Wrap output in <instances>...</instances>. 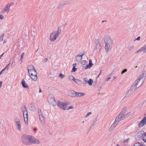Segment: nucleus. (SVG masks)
<instances>
[{
  "label": "nucleus",
  "mask_w": 146,
  "mask_h": 146,
  "mask_svg": "<svg viewBox=\"0 0 146 146\" xmlns=\"http://www.w3.org/2000/svg\"><path fill=\"white\" fill-rule=\"evenodd\" d=\"M30 143V144H39L40 143L39 141L37 139L31 136Z\"/></svg>",
  "instance_id": "obj_11"
},
{
  "label": "nucleus",
  "mask_w": 146,
  "mask_h": 146,
  "mask_svg": "<svg viewBox=\"0 0 146 146\" xmlns=\"http://www.w3.org/2000/svg\"><path fill=\"white\" fill-rule=\"evenodd\" d=\"M126 108H124L121 111L120 113L119 114L121 116H123V115L126 112Z\"/></svg>",
  "instance_id": "obj_25"
},
{
  "label": "nucleus",
  "mask_w": 146,
  "mask_h": 146,
  "mask_svg": "<svg viewBox=\"0 0 146 146\" xmlns=\"http://www.w3.org/2000/svg\"><path fill=\"white\" fill-rule=\"evenodd\" d=\"M85 53V52H83L82 53H80L76 56V61H77V62H79L81 60L82 57L84 55Z\"/></svg>",
  "instance_id": "obj_9"
},
{
  "label": "nucleus",
  "mask_w": 146,
  "mask_h": 146,
  "mask_svg": "<svg viewBox=\"0 0 146 146\" xmlns=\"http://www.w3.org/2000/svg\"><path fill=\"white\" fill-rule=\"evenodd\" d=\"M3 71V70H2L1 72H0V75H1V74L2 73Z\"/></svg>",
  "instance_id": "obj_58"
},
{
  "label": "nucleus",
  "mask_w": 146,
  "mask_h": 146,
  "mask_svg": "<svg viewBox=\"0 0 146 146\" xmlns=\"http://www.w3.org/2000/svg\"><path fill=\"white\" fill-rule=\"evenodd\" d=\"M32 72H33V73H32L31 74H30V75H29L30 78H31V79L34 81H36L38 78V76H37V72L35 70H33Z\"/></svg>",
  "instance_id": "obj_7"
},
{
  "label": "nucleus",
  "mask_w": 146,
  "mask_h": 146,
  "mask_svg": "<svg viewBox=\"0 0 146 146\" xmlns=\"http://www.w3.org/2000/svg\"><path fill=\"white\" fill-rule=\"evenodd\" d=\"M8 67V66H7L3 69L2 70H3V71L4 70H5L6 69V68H7Z\"/></svg>",
  "instance_id": "obj_60"
},
{
  "label": "nucleus",
  "mask_w": 146,
  "mask_h": 146,
  "mask_svg": "<svg viewBox=\"0 0 146 146\" xmlns=\"http://www.w3.org/2000/svg\"><path fill=\"white\" fill-rule=\"evenodd\" d=\"M69 78L70 80H72L73 81H74V80H75V79L72 76H69Z\"/></svg>",
  "instance_id": "obj_39"
},
{
  "label": "nucleus",
  "mask_w": 146,
  "mask_h": 146,
  "mask_svg": "<svg viewBox=\"0 0 146 146\" xmlns=\"http://www.w3.org/2000/svg\"><path fill=\"white\" fill-rule=\"evenodd\" d=\"M104 40L106 43L105 50L108 52L111 49L110 45L113 44L112 40L110 36H106L104 37Z\"/></svg>",
  "instance_id": "obj_2"
},
{
  "label": "nucleus",
  "mask_w": 146,
  "mask_h": 146,
  "mask_svg": "<svg viewBox=\"0 0 146 146\" xmlns=\"http://www.w3.org/2000/svg\"><path fill=\"white\" fill-rule=\"evenodd\" d=\"M28 72L31 73V71L32 72L33 71V70H35L34 66L32 65H29L28 66Z\"/></svg>",
  "instance_id": "obj_17"
},
{
  "label": "nucleus",
  "mask_w": 146,
  "mask_h": 146,
  "mask_svg": "<svg viewBox=\"0 0 146 146\" xmlns=\"http://www.w3.org/2000/svg\"><path fill=\"white\" fill-rule=\"evenodd\" d=\"M86 63H87V62L85 60H83L82 61V64L84 65Z\"/></svg>",
  "instance_id": "obj_40"
},
{
  "label": "nucleus",
  "mask_w": 146,
  "mask_h": 146,
  "mask_svg": "<svg viewBox=\"0 0 146 146\" xmlns=\"http://www.w3.org/2000/svg\"><path fill=\"white\" fill-rule=\"evenodd\" d=\"M131 114V113L130 112H129L127 114H126L125 115H124L123 116V118L122 119V120H123L125 118L129 117L130 116Z\"/></svg>",
  "instance_id": "obj_27"
},
{
  "label": "nucleus",
  "mask_w": 146,
  "mask_h": 146,
  "mask_svg": "<svg viewBox=\"0 0 146 146\" xmlns=\"http://www.w3.org/2000/svg\"><path fill=\"white\" fill-rule=\"evenodd\" d=\"M146 124V121H145L144 119L143 118V119L140 121L138 124V126L139 127H143L145 124Z\"/></svg>",
  "instance_id": "obj_16"
},
{
  "label": "nucleus",
  "mask_w": 146,
  "mask_h": 146,
  "mask_svg": "<svg viewBox=\"0 0 146 146\" xmlns=\"http://www.w3.org/2000/svg\"><path fill=\"white\" fill-rule=\"evenodd\" d=\"M4 36V34H3L1 35L0 37V42L3 40V38Z\"/></svg>",
  "instance_id": "obj_37"
},
{
  "label": "nucleus",
  "mask_w": 146,
  "mask_h": 146,
  "mask_svg": "<svg viewBox=\"0 0 146 146\" xmlns=\"http://www.w3.org/2000/svg\"><path fill=\"white\" fill-rule=\"evenodd\" d=\"M15 122L16 123V126L18 129L20 131H21V124L19 119H15Z\"/></svg>",
  "instance_id": "obj_12"
},
{
  "label": "nucleus",
  "mask_w": 146,
  "mask_h": 146,
  "mask_svg": "<svg viewBox=\"0 0 146 146\" xmlns=\"http://www.w3.org/2000/svg\"><path fill=\"white\" fill-rule=\"evenodd\" d=\"M91 67H90V66H89V64L87 65L86 66V67L85 68V69H88V68H90Z\"/></svg>",
  "instance_id": "obj_49"
},
{
  "label": "nucleus",
  "mask_w": 146,
  "mask_h": 146,
  "mask_svg": "<svg viewBox=\"0 0 146 146\" xmlns=\"http://www.w3.org/2000/svg\"><path fill=\"white\" fill-rule=\"evenodd\" d=\"M134 146H139V143H135Z\"/></svg>",
  "instance_id": "obj_52"
},
{
  "label": "nucleus",
  "mask_w": 146,
  "mask_h": 146,
  "mask_svg": "<svg viewBox=\"0 0 146 146\" xmlns=\"http://www.w3.org/2000/svg\"><path fill=\"white\" fill-rule=\"evenodd\" d=\"M95 42L96 45H100V40L98 39H96L95 40Z\"/></svg>",
  "instance_id": "obj_32"
},
{
  "label": "nucleus",
  "mask_w": 146,
  "mask_h": 146,
  "mask_svg": "<svg viewBox=\"0 0 146 146\" xmlns=\"http://www.w3.org/2000/svg\"><path fill=\"white\" fill-rule=\"evenodd\" d=\"M29 109L31 111H34L35 110V108L34 105L33 104H31L30 106Z\"/></svg>",
  "instance_id": "obj_24"
},
{
  "label": "nucleus",
  "mask_w": 146,
  "mask_h": 146,
  "mask_svg": "<svg viewBox=\"0 0 146 146\" xmlns=\"http://www.w3.org/2000/svg\"><path fill=\"white\" fill-rule=\"evenodd\" d=\"M123 116L119 114L116 118L115 120L118 122H119L120 121L122 120V119Z\"/></svg>",
  "instance_id": "obj_22"
},
{
  "label": "nucleus",
  "mask_w": 146,
  "mask_h": 146,
  "mask_svg": "<svg viewBox=\"0 0 146 146\" xmlns=\"http://www.w3.org/2000/svg\"><path fill=\"white\" fill-rule=\"evenodd\" d=\"M85 95L84 93H82L81 92H76V96L78 97H81Z\"/></svg>",
  "instance_id": "obj_19"
},
{
  "label": "nucleus",
  "mask_w": 146,
  "mask_h": 146,
  "mask_svg": "<svg viewBox=\"0 0 146 146\" xmlns=\"http://www.w3.org/2000/svg\"><path fill=\"white\" fill-rule=\"evenodd\" d=\"M131 94L129 92H128V91L126 92L125 97L128 98L129 97L131 96Z\"/></svg>",
  "instance_id": "obj_33"
},
{
  "label": "nucleus",
  "mask_w": 146,
  "mask_h": 146,
  "mask_svg": "<svg viewBox=\"0 0 146 146\" xmlns=\"http://www.w3.org/2000/svg\"><path fill=\"white\" fill-rule=\"evenodd\" d=\"M140 36L136 38L134 41H135V40H140Z\"/></svg>",
  "instance_id": "obj_50"
},
{
  "label": "nucleus",
  "mask_w": 146,
  "mask_h": 146,
  "mask_svg": "<svg viewBox=\"0 0 146 146\" xmlns=\"http://www.w3.org/2000/svg\"><path fill=\"white\" fill-rule=\"evenodd\" d=\"M84 80V81L83 82V84H85L88 83V79L87 78H85L83 79Z\"/></svg>",
  "instance_id": "obj_34"
},
{
  "label": "nucleus",
  "mask_w": 146,
  "mask_h": 146,
  "mask_svg": "<svg viewBox=\"0 0 146 146\" xmlns=\"http://www.w3.org/2000/svg\"><path fill=\"white\" fill-rule=\"evenodd\" d=\"M115 126L114 125H113V124L110 127L109 129V131L110 132L112 130H113L115 127Z\"/></svg>",
  "instance_id": "obj_30"
},
{
  "label": "nucleus",
  "mask_w": 146,
  "mask_h": 146,
  "mask_svg": "<svg viewBox=\"0 0 146 146\" xmlns=\"http://www.w3.org/2000/svg\"><path fill=\"white\" fill-rule=\"evenodd\" d=\"M25 55V53H23L21 55V59H22Z\"/></svg>",
  "instance_id": "obj_43"
},
{
  "label": "nucleus",
  "mask_w": 146,
  "mask_h": 146,
  "mask_svg": "<svg viewBox=\"0 0 146 146\" xmlns=\"http://www.w3.org/2000/svg\"><path fill=\"white\" fill-rule=\"evenodd\" d=\"M23 113V115H28V113L25 106H24L21 108Z\"/></svg>",
  "instance_id": "obj_18"
},
{
  "label": "nucleus",
  "mask_w": 146,
  "mask_h": 146,
  "mask_svg": "<svg viewBox=\"0 0 146 146\" xmlns=\"http://www.w3.org/2000/svg\"><path fill=\"white\" fill-rule=\"evenodd\" d=\"M48 60V59L47 58H46L44 59V62H46Z\"/></svg>",
  "instance_id": "obj_55"
},
{
  "label": "nucleus",
  "mask_w": 146,
  "mask_h": 146,
  "mask_svg": "<svg viewBox=\"0 0 146 146\" xmlns=\"http://www.w3.org/2000/svg\"><path fill=\"white\" fill-rule=\"evenodd\" d=\"M48 101L49 104L53 106H56L57 104V102L54 97H52L50 99H49Z\"/></svg>",
  "instance_id": "obj_8"
},
{
  "label": "nucleus",
  "mask_w": 146,
  "mask_h": 146,
  "mask_svg": "<svg viewBox=\"0 0 146 146\" xmlns=\"http://www.w3.org/2000/svg\"><path fill=\"white\" fill-rule=\"evenodd\" d=\"M10 10V7H9L8 4H7L3 8L1 13H4L5 12H7V13H8L9 12Z\"/></svg>",
  "instance_id": "obj_10"
},
{
  "label": "nucleus",
  "mask_w": 146,
  "mask_h": 146,
  "mask_svg": "<svg viewBox=\"0 0 146 146\" xmlns=\"http://www.w3.org/2000/svg\"><path fill=\"white\" fill-rule=\"evenodd\" d=\"M137 135L140 136H142L143 140L144 142L146 143V132L142 135L141 133L140 132L137 133Z\"/></svg>",
  "instance_id": "obj_15"
},
{
  "label": "nucleus",
  "mask_w": 146,
  "mask_h": 146,
  "mask_svg": "<svg viewBox=\"0 0 146 146\" xmlns=\"http://www.w3.org/2000/svg\"><path fill=\"white\" fill-rule=\"evenodd\" d=\"M92 113L91 112H88L87 114L86 115L85 117H87L89 116L90 114H91Z\"/></svg>",
  "instance_id": "obj_47"
},
{
  "label": "nucleus",
  "mask_w": 146,
  "mask_h": 146,
  "mask_svg": "<svg viewBox=\"0 0 146 146\" xmlns=\"http://www.w3.org/2000/svg\"><path fill=\"white\" fill-rule=\"evenodd\" d=\"M110 77H109L107 79H106V81H109V80H110Z\"/></svg>",
  "instance_id": "obj_57"
},
{
  "label": "nucleus",
  "mask_w": 146,
  "mask_h": 146,
  "mask_svg": "<svg viewBox=\"0 0 146 146\" xmlns=\"http://www.w3.org/2000/svg\"><path fill=\"white\" fill-rule=\"evenodd\" d=\"M76 92L75 91L73 90H70L67 92L68 95L71 97H75Z\"/></svg>",
  "instance_id": "obj_14"
},
{
  "label": "nucleus",
  "mask_w": 146,
  "mask_h": 146,
  "mask_svg": "<svg viewBox=\"0 0 146 146\" xmlns=\"http://www.w3.org/2000/svg\"><path fill=\"white\" fill-rule=\"evenodd\" d=\"M88 82L90 86H91L92 85V84L93 82V81L90 78L88 81Z\"/></svg>",
  "instance_id": "obj_31"
},
{
  "label": "nucleus",
  "mask_w": 146,
  "mask_h": 146,
  "mask_svg": "<svg viewBox=\"0 0 146 146\" xmlns=\"http://www.w3.org/2000/svg\"><path fill=\"white\" fill-rule=\"evenodd\" d=\"M127 71V69H123L121 72V74H123V73H124L126 72Z\"/></svg>",
  "instance_id": "obj_41"
},
{
  "label": "nucleus",
  "mask_w": 146,
  "mask_h": 146,
  "mask_svg": "<svg viewBox=\"0 0 146 146\" xmlns=\"http://www.w3.org/2000/svg\"><path fill=\"white\" fill-rule=\"evenodd\" d=\"M31 136L23 134L21 137V141L22 143L25 145H30Z\"/></svg>",
  "instance_id": "obj_4"
},
{
  "label": "nucleus",
  "mask_w": 146,
  "mask_h": 146,
  "mask_svg": "<svg viewBox=\"0 0 146 146\" xmlns=\"http://www.w3.org/2000/svg\"><path fill=\"white\" fill-rule=\"evenodd\" d=\"M22 84L23 87L28 88V86L25 83L24 80L23 79L22 81Z\"/></svg>",
  "instance_id": "obj_23"
},
{
  "label": "nucleus",
  "mask_w": 146,
  "mask_h": 146,
  "mask_svg": "<svg viewBox=\"0 0 146 146\" xmlns=\"http://www.w3.org/2000/svg\"><path fill=\"white\" fill-rule=\"evenodd\" d=\"M138 52L141 51H143V52H146V44L141 49L137 50Z\"/></svg>",
  "instance_id": "obj_21"
},
{
  "label": "nucleus",
  "mask_w": 146,
  "mask_h": 146,
  "mask_svg": "<svg viewBox=\"0 0 146 146\" xmlns=\"http://www.w3.org/2000/svg\"><path fill=\"white\" fill-rule=\"evenodd\" d=\"M134 47V46L133 45H130L128 47V50H131L132 49H133Z\"/></svg>",
  "instance_id": "obj_36"
},
{
  "label": "nucleus",
  "mask_w": 146,
  "mask_h": 146,
  "mask_svg": "<svg viewBox=\"0 0 146 146\" xmlns=\"http://www.w3.org/2000/svg\"><path fill=\"white\" fill-rule=\"evenodd\" d=\"M128 92H130V93L131 94V95L133 94L134 93L133 92H132L131 90L130 89H129L128 91Z\"/></svg>",
  "instance_id": "obj_46"
},
{
  "label": "nucleus",
  "mask_w": 146,
  "mask_h": 146,
  "mask_svg": "<svg viewBox=\"0 0 146 146\" xmlns=\"http://www.w3.org/2000/svg\"><path fill=\"white\" fill-rule=\"evenodd\" d=\"M97 121V120L96 119L95 121H94V122L92 124V125H91L90 127H92L93 126H94V125L95 124V122Z\"/></svg>",
  "instance_id": "obj_45"
},
{
  "label": "nucleus",
  "mask_w": 146,
  "mask_h": 146,
  "mask_svg": "<svg viewBox=\"0 0 146 146\" xmlns=\"http://www.w3.org/2000/svg\"><path fill=\"white\" fill-rule=\"evenodd\" d=\"M4 17L3 15L0 14V19L2 20L3 19Z\"/></svg>",
  "instance_id": "obj_48"
},
{
  "label": "nucleus",
  "mask_w": 146,
  "mask_h": 146,
  "mask_svg": "<svg viewBox=\"0 0 146 146\" xmlns=\"http://www.w3.org/2000/svg\"><path fill=\"white\" fill-rule=\"evenodd\" d=\"M119 122H118L117 121H116V120H115V121L113 122V125H115V126H116V125Z\"/></svg>",
  "instance_id": "obj_38"
},
{
  "label": "nucleus",
  "mask_w": 146,
  "mask_h": 146,
  "mask_svg": "<svg viewBox=\"0 0 146 146\" xmlns=\"http://www.w3.org/2000/svg\"><path fill=\"white\" fill-rule=\"evenodd\" d=\"M76 68L75 67H73V68H72V72H75V71H76Z\"/></svg>",
  "instance_id": "obj_44"
},
{
  "label": "nucleus",
  "mask_w": 146,
  "mask_h": 146,
  "mask_svg": "<svg viewBox=\"0 0 146 146\" xmlns=\"http://www.w3.org/2000/svg\"><path fill=\"white\" fill-rule=\"evenodd\" d=\"M69 3L67 2L64 1L60 2L57 7V9H60L62 8L63 6L66 4H68Z\"/></svg>",
  "instance_id": "obj_13"
},
{
  "label": "nucleus",
  "mask_w": 146,
  "mask_h": 146,
  "mask_svg": "<svg viewBox=\"0 0 146 146\" xmlns=\"http://www.w3.org/2000/svg\"><path fill=\"white\" fill-rule=\"evenodd\" d=\"M76 65V63L74 64H73V67H75Z\"/></svg>",
  "instance_id": "obj_56"
},
{
  "label": "nucleus",
  "mask_w": 146,
  "mask_h": 146,
  "mask_svg": "<svg viewBox=\"0 0 146 146\" xmlns=\"http://www.w3.org/2000/svg\"><path fill=\"white\" fill-rule=\"evenodd\" d=\"M24 120L25 123H27L28 121V115H24Z\"/></svg>",
  "instance_id": "obj_26"
},
{
  "label": "nucleus",
  "mask_w": 146,
  "mask_h": 146,
  "mask_svg": "<svg viewBox=\"0 0 146 146\" xmlns=\"http://www.w3.org/2000/svg\"><path fill=\"white\" fill-rule=\"evenodd\" d=\"M73 108V107L72 106H70L67 109V110H68L70 109H72Z\"/></svg>",
  "instance_id": "obj_51"
},
{
  "label": "nucleus",
  "mask_w": 146,
  "mask_h": 146,
  "mask_svg": "<svg viewBox=\"0 0 146 146\" xmlns=\"http://www.w3.org/2000/svg\"><path fill=\"white\" fill-rule=\"evenodd\" d=\"M4 54V53H3L0 56V59L2 57Z\"/></svg>",
  "instance_id": "obj_59"
},
{
  "label": "nucleus",
  "mask_w": 146,
  "mask_h": 146,
  "mask_svg": "<svg viewBox=\"0 0 146 146\" xmlns=\"http://www.w3.org/2000/svg\"><path fill=\"white\" fill-rule=\"evenodd\" d=\"M61 28L59 27L58 28L57 30L53 31L50 35V40L52 41H55L61 32Z\"/></svg>",
  "instance_id": "obj_3"
},
{
  "label": "nucleus",
  "mask_w": 146,
  "mask_h": 146,
  "mask_svg": "<svg viewBox=\"0 0 146 146\" xmlns=\"http://www.w3.org/2000/svg\"><path fill=\"white\" fill-rule=\"evenodd\" d=\"M57 106L60 108L64 110L67 109V105L62 102L58 101L57 102Z\"/></svg>",
  "instance_id": "obj_5"
},
{
  "label": "nucleus",
  "mask_w": 146,
  "mask_h": 146,
  "mask_svg": "<svg viewBox=\"0 0 146 146\" xmlns=\"http://www.w3.org/2000/svg\"><path fill=\"white\" fill-rule=\"evenodd\" d=\"M96 48L98 51V50H100L102 49V46L101 44L96 45Z\"/></svg>",
  "instance_id": "obj_29"
},
{
  "label": "nucleus",
  "mask_w": 146,
  "mask_h": 146,
  "mask_svg": "<svg viewBox=\"0 0 146 146\" xmlns=\"http://www.w3.org/2000/svg\"><path fill=\"white\" fill-rule=\"evenodd\" d=\"M6 42H7L6 41H5H5L3 43H4V44H5V43H6Z\"/></svg>",
  "instance_id": "obj_64"
},
{
  "label": "nucleus",
  "mask_w": 146,
  "mask_h": 146,
  "mask_svg": "<svg viewBox=\"0 0 146 146\" xmlns=\"http://www.w3.org/2000/svg\"><path fill=\"white\" fill-rule=\"evenodd\" d=\"M101 71H102V70H101L100 72V73L97 76V78L98 77H99V76L100 74V73H101Z\"/></svg>",
  "instance_id": "obj_62"
},
{
  "label": "nucleus",
  "mask_w": 146,
  "mask_h": 146,
  "mask_svg": "<svg viewBox=\"0 0 146 146\" xmlns=\"http://www.w3.org/2000/svg\"><path fill=\"white\" fill-rule=\"evenodd\" d=\"M38 111L39 119L41 123L43 124H45V119L41 113V110L40 109H38Z\"/></svg>",
  "instance_id": "obj_6"
},
{
  "label": "nucleus",
  "mask_w": 146,
  "mask_h": 146,
  "mask_svg": "<svg viewBox=\"0 0 146 146\" xmlns=\"http://www.w3.org/2000/svg\"><path fill=\"white\" fill-rule=\"evenodd\" d=\"M146 76V71H143L136 81L131 86L129 89L135 93V90L143 84Z\"/></svg>",
  "instance_id": "obj_1"
},
{
  "label": "nucleus",
  "mask_w": 146,
  "mask_h": 146,
  "mask_svg": "<svg viewBox=\"0 0 146 146\" xmlns=\"http://www.w3.org/2000/svg\"><path fill=\"white\" fill-rule=\"evenodd\" d=\"M59 76L62 78H63L65 76L63 74H62V73H60V74Z\"/></svg>",
  "instance_id": "obj_42"
},
{
  "label": "nucleus",
  "mask_w": 146,
  "mask_h": 146,
  "mask_svg": "<svg viewBox=\"0 0 146 146\" xmlns=\"http://www.w3.org/2000/svg\"><path fill=\"white\" fill-rule=\"evenodd\" d=\"M138 52L141 51H143V52H146V44L141 49L137 50Z\"/></svg>",
  "instance_id": "obj_20"
},
{
  "label": "nucleus",
  "mask_w": 146,
  "mask_h": 146,
  "mask_svg": "<svg viewBox=\"0 0 146 146\" xmlns=\"http://www.w3.org/2000/svg\"><path fill=\"white\" fill-rule=\"evenodd\" d=\"M42 92V91L40 89V88H39V93H41Z\"/></svg>",
  "instance_id": "obj_61"
},
{
  "label": "nucleus",
  "mask_w": 146,
  "mask_h": 146,
  "mask_svg": "<svg viewBox=\"0 0 146 146\" xmlns=\"http://www.w3.org/2000/svg\"><path fill=\"white\" fill-rule=\"evenodd\" d=\"M10 5H9V7H10L12 5H13L14 4V3L12 2L10 3Z\"/></svg>",
  "instance_id": "obj_53"
},
{
  "label": "nucleus",
  "mask_w": 146,
  "mask_h": 146,
  "mask_svg": "<svg viewBox=\"0 0 146 146\" xmlns=\"http://www.w3.org/2000/svg\"><path fill=\"white\" fill-rule=\"evenodd\" d=\"M88 64L89 65L90 67H91L93 65V64L92 63V61L91 59H90L89 60V63Z\"/></svg>",
  "instance_id": "obj_35"
},
{
  "label": "nucleus",
  "mask_w": 146,
  "mask_h": 146,
  "mask_svg": "<svg viewBox=\"0 0 146 146\" xmlns=\"http://www.w3.org/2000/svg\"><path fill=\"white\" fill-rule=\"evenodd\" d=\"M37 130V129L36 128H35L34 129V130L35 131H36Z\"/></svg>",
  "instance_id": "obj_63"
},
{
  "label": "nucleus",
  "mask_w": 146,
  "mask_h": 146,
  "mask_svg": "<svg viewBox=\"0 0 146 146\" xmlns=\"http://www.w3.org/2000/svg\"><path fill=\"white\" fill-rule=\"evenodd\" d=\"M74 81L76 84H78V85H80L82 83L81 81V80H78V79H75V80H74Z\"/></svg>",
  "instance_id": "obj_28"
},
{
  "label": "nucleus",
  "mask_w": 146,
  "mask_h": 146,
  "mask_svg": "<svg viewBox=\"0 0 146 146\" xmlns=\"http://www.w3.org/2000/svg\"><path fill=\"white\" fill-rule=\"evenodd\" d=\"M2 83H3V82L2 81L0 82V88H1L2 86Z\"/></svg>",
  "instance_id": "obj_54"
}]
</instances>
